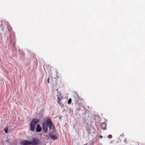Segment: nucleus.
Returning <instances> with one entry per match:
<instances>
[{"label": "nucleus", "mask_w": 145, "mask_h": 145, "mask_svg": "<svg viewBox=\"0 0 145 145\" xmlns=\"http://www.w3.org/2000/svg\"><path fill=\"white\" fill-rule=\"evenodd\" d=\"M61 99L60 97H57V103H58L59 104V105H60L61 104Z\"/></svg>", "instance_id": "obj_8"}, {"label": "nucleus", "mask_w": 145, "mask_h": 145, "mask_svg": "<svg viewBox=\"0 0 145 145\" xmlns=\"http://www.w3.org/2000/svg\"><path fill=\"white\" fill-rule=\"evenodd\" d=\"M49 66V65H46L45 66V67L46 68L47 67H48Z\"/></svg>", "instance_id": "obj_14"}, {"label": "nucleus", "mask_w": 145, "mask_h": 145, "mask_svg": "<svg viewBox=\"0 0 145 145\" xmlns=\"http://www.w3.org/2000/svg\"><path fill=\"white\" fill-rule=\"evenodd\" d=\"M108 136L110 138H111L112 137V136L111 135H108Z\"/></svg>", "instance_id": "obj_12"}, {"label": "nucleus", "mask_w": 145, "mask_h": 145, "mask_svg": "<svg viewBox=\"0 0 145 145\" xmlns=\"http://www.w3.org/2000/svg\"><path fill=\"white\" fill-rule=\"evenodd\" d=\"M42 127L43 130L45 133L48 131V127L50 130H51L52 127L55 128L54 123L52 122L51 119L50 118H48L46 121L43 122Z\"/></svg>", "instance_id": "obj_1"}, {"label": "nucleus", "mask_w": 145, "mask_h": 145, "mask_svg": "<svg viewBox=\"0 0 145 145\" xmlns=\"http://www.w3.org/2000/svg\"><path fill=\"white\" fill-rule=\"evenodd\" d=\"M20 143L22 145H30L31 142L30 141L25 140L21 141Z\"/></svg>", "instance_id": "obj_4"}, {"label": "nucleus", "mask_w": 145, "mask_h": 145, "mask_svg": "<svg viewBox=\"0 0 145 145\" xmlns=\"http://www.w3.org/2000/svg\"><path fill=\"white\" fill-rule=\"evenodd\" d=\"M126 141H127V140H124L125 142H126Z\"/></svg>", "instance_id": "obj_15"}, {"label": "nucleus", "mask_w": 145, "mask_h": 145, "mask_svg": "<svg viewBox=\"0 0 145 145\" xmlns=\"http://www.w3.org/2000/svg\"><path fill=\"white\" fill-rule=\"evenodd\" d=\"M51 139L54 140L57 139V136L52 135L51 136Z\"/></svg>", "instance_id": "obj_7"}, {"label": "nucleus", "mask_w": 145, "mask_h": 145, "mask_svg": "<svg viewBox=\"0 0 145 145\" xmlns=\"http://www.w3.org/2000/svg\"><path fill=\"white\" fill-rule=\"evenodd\" d=\"M99 137L101 138H102V137H103L101 135H100V136H99Z\"/></svg>", "instance_id": "obj_13"}, {"label": "nucleus", "mask_w": 145, "mask_h": 145, "mask_svg": "<svg viewBox=\"0 0 145 145\" xmlns=\"http://www.w3.org/2000/svg\"><path fill=\"white\" fill-rule=\"evenodd\" d=\"M48 83L49 84L50 83V77H49L48 79Z\"/></svg>", "instance_id": "obj_11"}, {"label": "nucleus", "mask_w": 145, "mask_h": 145, "mask_svg": "<svg viewBox=\"0 0 145 145\" xmlns=\"http://www.w3.org/2000/svg\"><path fill=\"white\" fill-rule=\"evenodd\" d=\"M71 102H72V99L71 98H70L69 99V100L68 101V103L69 104H71Z\"/></svg>", "instance_id": "obj_10"}, {"label": "nucleus", "mask_w": 145, "mask_h": 145, "mask_svg": "<svg viewBox=\"0 0 145 145\" xmlns=\"http://www.w3.org/2000/svg\"><path fill=\"white\" fill-rule=\"evenodd\" d=\"M84 145H87V144L86 143V144H84Z\"/></svg>", "instance_id": "obj_17"}, {"label": "nucleus", "mask_w": 145, "mask_h": 145, "mask_svg": "<svg viewBox=\"0 0 145 145\" xmlns=\"http://www.w3.org/2000/svg\"><path fill=\"white\" fill-rule=\"evenodd\" d=\"M30 142V145H36L39 143V141L36 138H34Z\"/></svg>", "instance_id": "obj_3"}, {"label": "nucleus", "mask_w": 145, "mask_h": 145, "mask_svg": "<svg viewBox=\"0 0 145 145\" xmlns=\"http://www.w3.org/2000/svg\"><path fill=\"white\" fill-rule=\"evenodd\" d=\"M39 120L36 118L33 119L30 123V127L31 130L32 131H33L35 130V125L39 122Z\"/></svg>", "instance_id": "obj_2"}, {"label": "nucleus", "mask_w": 145, "mask_h": 145, "mask_svg": "<svg viewBox=\"0 0 145 145\" xmlns=\"http://www.w3.org/2000/svg\"><path fill=\"white\" fill-rule=\"evenodd\" d=\"M4 131L5 133H8V127H6L5 129H4Z\"/></svg>", "instance_id": "obj_9"}, {"label": "nucleus", "mask_w": 145, "mask_h": 145, "mask_svg": "<svg viewBox=\"0 0 145 145\" xmlns=\"http://www.w3.org/2000/svg\"><path fill=\"white\" fill-rule=\"evenodd\" d=\"M36 131L37 132H40L42 130V128L40 126L39 124H38L37 125V127L36 128Z\"/></svg>", "instance_id": "obj_6"}, {"label": "nucleus", "mask_w": 145, "mask_h": 145, "mask_svg": "<svg viewBox=\"0 0 145 145\" xmlns=\"http://www.w3.org/2000/svg\"><path fill=\"white\" fill-rule=\"evenodd\" d=\"M126 141H127V140H124L125 142H126Z\"/></svg>", "instance_id": "obj_16"}, {"label": "nucleus", "mask_w": 145, "mask_h": 145, "mask_svg": "<svg viewBox=\"0 0 145 145\" xmlns=\"http://www.w3.org/2000/svg\"><path fill=\"white\" fill-rule=\"evenodd\" d=\"M106 124L105 122H103L100 124V128L103 130L106 129Z\"/></svg>", "instance_id": "obj_5"}, {"label": "nucleus", "mask_w": 145, "mask_h": 145, "mask_svg": "<svg viewBox=\"0 0 145 145\" xmlns=\"http://www.w3.org/2000/svg\"><path fill=\"white\" fill-rule=\"evenodd\" d=\"M89 133H90V134L91 133L89 131Z\"/></svg>", "instance_id": "obj_18"}]
</instances>
